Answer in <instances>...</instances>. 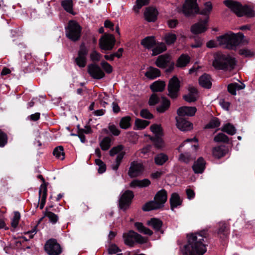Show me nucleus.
Here are the masks:
<instances>
[{
    "label": "nucleus",
    "mask_w": 255,
    "mask_h": 255,
    "mask_svg": "<svg viewBox=\"0 0 255 255\" xmlns=\"http://www.w3.org/2000/svg\"><path fill=\"white\" fill-rule=\"evenodd\" d=\"M44 250L48 255H59L62 252V248L57 240L52 238L48 240L44 246Z\"/></svg>",
    "instance_id": "6e6552de"
},
{
    "label": "nucleus",
    "mask_w": 255,
    "mask_h": 255,
    "mask_svg": "<svg viewBox=\"0 0 255 255\" xmlns=\"http://www.w3.org/2000/svg\"><path fill=\"white\" fill-rule=\"evenodd\" d=\"M196 111L195 107L182 106L178 109L177 114L180 117L186 116L192 117L195 115Z\"/></svg>",
    "instance_id": "a211bd4d"
},
{
    "label": "nucleus",
    "mask_w": 255,
    "mask_h": 255,
    "mask_svg": "<svg viewBox=\"0 0 255 255\" xmlns=\"http://www.w3.org/2000/svg\"><path fill=\"white\" fill-rule=\"evenodd\" d=\"M183 99L186 102L190 103L195 102L198 99L197 97L195 95H192L189 94L183 95Z\"/></svg>",
    "instance_id": "0e129e2a"
},
{
    "label": "nucleus",
    "mask_w": 255,
    "mask_h": 255,
    "mask_svg": "<svg viewBox=\"0 0 255 255\" xmlns=\"http://www.w3.org/2000/svg\"><path fill=\"white\" fill-rule=\"evenodd\" d=\"M75 62L79 67H85L87 64V58L86 57L77 56L75 59Z\"/></svg>",
    "instance_id": "3c124183"
},
{
    "label": "nucleus",
    "mask_w": 255,
    "mask_h": 255,
    "mask_svg": "<svg viewBox=\"0 0 255 255\" xmlns=\"http://www.w3.org/2000/svg\"><path fill=\"white\" fill-rule=\"evenodd\" d=\"M108 128L111 132L115 136H118L121 131L115 125H109Z\"/></svg>",
    "instance_id": "69168bd1"
},
{
    "label": "nucleus",
    "mask_w": 255,
    "mask_h": 255,
    "mask_svg": "<svg viewBox=\"0 0 255 255\" xmlns=\"http://www.w3.org/2000/svg\"><path fill=\"white\" fill-rule=\"evenodd\" d=\"M179 160L182 161L185 163H188L191 160V156L189 154H184L183 153H181L179 155Z\"/></svg>",
    "instance_id": "774afa93"
},
{
    "label": "nucleus",
    "mask_w": 255,
    "mask_h": 255,
    "mask_svg": "<svg viewBox=\"0 0 255 255\" xmlns=\"http://www.w3.org/2000/svg\"><path fill=\"white\" fill-rule=\"evenodd\" d=\"M20 218V213L18 211H15L14 212V216L11 222V226L12 227L15 228L18 225Z\"/></svg>",
    "instance_id": "6e6d98bb"
},
{
    "label": "nucleus",
    "mask_w": 255,
    "mask_h": 255,
    "mask_svg": "<svg viewBox=\"0 0 255 255\" xmlns=\"http://www.w3.org/2000/svg\"><path fill=\"white\" fill-rule=\"evenodd\" d=\"M207 230L187 235V244L184 246L183 255H204L207 251L205 239L207 240Z\"/></svg>",
    "instance_id": "f257e3e1"
},
{
    "label": "nucleus",
    "mask_w": 255,
    "mask_h": 255,
    "mask_svg": "<svg viewBox=\"0 0 255 255\" xmlns=\"http://www.w3.org/2000/svg\"><path fill=\"white\" fill-rule=\"evenodd\" d=\"M177 36L175 34L168 33L165 35V42L168 45L174 44L175 42Z\"/></svg>",
    "instance_id": "09e8293b"
},
{
    "label": "nucleus",
    "mask_w": 255,
    "mask_h": 255,
    "mask_svg": "<svg viewBox=\"0 0 255 255\" xmlns=\"http://www.w3.org/2000/svg\"><path fill=\"white\" fill-rule=\"evenodd\" d=\"M168 160V156L164 153L157 154L154 157V162L157 165H162Z\"/></svg>",
    "instance_id": "f704fd0d"
},
{
    "label": "nucleus",
    "mask_w": 255,
    "mask_h": 255,
    "mask_svg": "<svg viewBox=\"0 0 255 255\" xmlns=\"http://www.w3.org/2000/svg\"><path fill=\"white\" fill-rule=\"evenodd\" d=\"M149 139L152 142L154 147L158 149L163 148L165 143L162 136H149Z\"/></svg>",
    "instance_id": "c85d7f7f"
},
{
    "label": "nucleus",
    "mask_w": 255,
    "mask_h": 255,
    "mask_svg": "<svg viewBox=\"0 0 255 255\" xmlns=\"http://www.w3.org/2000/svg\"><path fill=\"white\" fill-rule=\"evenodd\" d=\"M229 233V228L227 224L224 222L220 223L218 230V235L219 237L223 240H225L228 238Z\"/></svg>",
    "instance_id": "393cba45"
},
{
    "label": "nucleus",
    "mask_w": 255,
    "mask_h": 255,
    "mask_svg": "<svg viewBox=\"0 0 255 255\" xmlns=\"http://www.w3.org/2000/svg\"><path fill=\"white\" fill-rule=\"evenodd\" d=\"M211 77L210 75L204 73L199 78V85L206 89H210L212 87V82L211 81Z\"/></svg>",
    "instance_id": "b1692460"
},
{
    "label": "nucleus",
    "mask_w": 255,
    "mask_h": 255,
    "mask_svg": "<svg viewBox=\"0 0 255 255\" xmlns=\"http://www.w3.org/2000/svg\"><path fill=\"white\" fill-rule=\"evenodd\" d=\"M134 193L132 191L126 190L119 199V208L124 211H126L131 205Z\"/></svg>",
    "instance_id": "1a4fd4ad"
},
{
    "label": "nucleus",
    "mask_w": 255,
    "mask_h": 255,
    "mask_svg": "<svg viewBox=\"0 0 255 255\" xmlns=\"http://www.w3.org/2000/svg\"><path fill=\"white\" fill-rule=\"evenodd\" d=\"M151 131L155 134L154 136H162V129L160 126L158 125H153L150 127Z\"/></svg>",
    "instance_id": "864d4df0"
},
{
    "label": "nucleus",
    "mask_w": 255,
    "mask_h": 255,
    "mask_svg": "<svg viewBox=\"0 0 255 255\" xmlns=\"http://www.w3.org/2000/svg\"><path fill=\"white\" fill-rule=\"evenodd\" d=\"M82 27L76 21L71 20L65 27L66 36L72 41H78L82 33Z\"/></svg>",
    "instance_id": "39448f33"
},
{
    "label": "nucleus",
    "mask_w": 255,
    "mask_h": 255,
    "mask_svg": "<svg viewBox=\"0 0 255 255\" xmlns=\"http://www.w3.org/2000/svg\"><path fill=\"white\" fill-rule=\"evenodd\" d=\"M160 98L156 94L153 93L150 96L148 104L149 106H153L159 103Z\"/></svg>",
    "instance_id": "13d9d810"
},
{
    "label": "nucleus",
    "mask_w": 255,
    "mask_h": 255,
    "mask_svg": "<svg viewBox=\"0 0 255 255\" xmlns=\"http://www.w3.org/2000/svg\"><path fill=\"white\" fill-rule=\"evenodd\" d=\"M112 139L109 136H106L103 138L100 143V146L104 151L108 150L111 146Z\"/></svg>",
    "instance_id": "ea45409f"
},
{
    "label": "nucleus",
    "mask_w": 255,
    "mask_h": 255,
    "mask_svg": "<svg viewBox=\"0 0 255 255\" xmlns=\"http://www.w3.org/2000/svg\"><path fill=\"white\" fill-rule=\"evenodd\" d=\"M223 3L238 17L243 16V9L244 6L240 2L234 0H225Z\"/></svg>",
    "instance_id": "f8f14e48"
},
{
    "label": "nucleus",
    "mask_w": 255,
    "mask_h": 255,
    "mask_svg": "<svg viewBox=\"0 0 255 255\" xmlns=\"http://www.w3.org/2000/svg\"><path fill=\"white\" fill-rule=\"evenodd\" d=\"M7 135L0 129V147H4L7 144Z\"/></svg>",
    "instance_id": "4d7b16f0"
},
{
    "label": "nucleus",
    "mask_w": 255,
    "mask_h": 255,
    "mask_svg": "<svg viewBox=\"0 0 255 255\" xmlns=\"http://www.w3.org/2000/svg\"><path fill=\"white\" fill-rule=\"evenodd\" d=\"M53 154L56 158H60L61 160H64L65 158V153L63 147L61 145L56 147L53 150Z\"/></svg>",
    "instance_id": "79ce46f5"
},
{
    "label": "nucleus",
    "mask_w": 255,
    "mask_h": 255,
    "mask_svg": "<svg viewBox=\"0 0 255 255\" xmlns=\"http://www.w3.org/2000/svg\"><path fill=\"white\" fill-rule=\"evenodd\" d=\"M167 200V192L165 189L158 191L154 197L153 200L156 203L160 209L164 207V204Z\"/></svg>",
    "instance_id": "2eb2a0df"
},
{
    "label": "nucleus",
    "mask_w": 255,
    "mask_h": 255,
    "mask_svg": "<svg viewBox=\"0 0 255 255\" xmlns=\"http://www.w3.org/2000/svg\"><path fill=\"white\" fill-rule=\"evenodd\" d=\"M143 170V166L142 163L133 161L131 163L130 167L128 171V175L130 177H135Z\"/></svg>",
    "instance_id": "dca6fc26"
},
{
    "label": "nucleus",
    "mask_w": 255,
    "mask_h": 255,
    "mask_svg": "<svg viewBox=\"0 0 255 255\" xmlns=\"http://www.w3.org/2000/svg\"><path fill=\"white\" fill-rule=\"evenodd\" d=\"M131 118L129 116L123 117L120 121L119 125L121 128L127 129L131 127Z\"/></svg>",
    "instance_id": "58836bf2"
},
{
    "label": "nucleus",
    "mask_w": 255,
    "mask_h": 255,
    "mask_svg": "<svg viewBox=\"0 0 255 255\" xmlns=\"http://www.w3.org/2000/svg\"><path fill=\"white\" fill-rule=\"evenodd\" d=\"M144 75L147 78L153 80L160 76L161 72L158 69L150 66Z\"/></svg>",
    "instance_id": "cd10ccee"
},
{
    "label": "nucleus",
    "mask_w": 255,
    "mask_h": 255,
    "mask_svg": "<svg viewBox=\"0 0 255 255\" xmlns=\"http://www.w3.org/2000/svg\"><path fill=\"white\" fill-rule=\"evenodd\" d=\"M244 37V35L242 33L235 34L232 32L231 34L226 33L217 37V41L220 45H225L226 48L234 49L242 42Z\"/></svg>",
    "instance_id": "7ed1b4c3"
},
{
    "label": "nucleus",
    "mask_w": 255,
    "mask_h": 255,
    "mask_svg": "<svg viewBox=\"0 0 255 255\" xmlns=\"http://www.w3.org/2000/svg\"><path fill=\"white\" fill-rule=\"evenodd\" d=\"M190 58L189 55L182 54L177 60L176 66L180 68L184 67L190 62Z\"/></svg>",
    "instance_id": "7c9ffc66"
},
{
    "label": "nucleus",
    "mask_w": 255,
    "mask_h": 255,
    "mask_svg": "<svg viewBox=\"0 0 255 255\" xmlns=\"http://www.w3.org/2000/svg\"><path fill=\"white\" fill-rule=\"evenodd\" d=\"M121 251V250L115 244H112L110 246L108 249V254L109 255H113Z\"/></svg>",
    "instance_id": "338daca9"
},
{
    "label": "nucleus",
    "mask_w": 255,
    "mask_h": 255,
    "mask_svg": "<svg viewBox=\"0 0 255 255\" xmlns=\"http://www.w3.org/2000/svg\"><path fill=\"white\" fill-rule=\"evenodd\" d=\"M150 0H136V4L133 6L134 10L138 12L139 10L144 5H147Z\"/></svg>",
    "instance_id": "5fc2aeb1"
},
{
    "label": "nucleus",
    "mask_w": 255,
    "mask_h": 255,
    "mask_svg": "<svg viewBox=\"0 0 255 255\" xmlns=\"http://www.w3.org/2000/svg\"><path fill=\"white\" fill-rule=\"evenodd\" d=\"M134 225L137 231L140 233L148 236H151L153 234V232L145 227L141 222H135Z\"/></svg>",
    "instance_id": "2f4dec72"
},
{
    "label": "nucleus",
    "mask_w": 255,
    "mask_h": 255,
    "mask_svg": "<svg viewBox=\"0 0 255 255\" xmlns=\"http://www.w3.org/2000/svg\"><path fill=\"white\" fill-rule=\"evenodd\" d=\"M116 42L114 36L111 34L105 33L99 40V46L101 49L112 50Z\"/></svg>",
    "instance_id": "9d476101"
},
{
    "label": "nucleus",
    "mask_w": 255,
    "mask_h": 255,
    "mask_svg": "<svg viewBox=\"0 0 255 255\" xmlns=\"http://www.w3.org/2000/svg\"><path fill=\"white\" fill-rule=\"evenodd\" d=\"M177 128L183 131H188L193 128V124L183 117L176 118Z\"/></svg>",
    "instance_id": "4468645a"
},
{
    "label": "nucleus",
    "mask_w": 255,
    "mask_h": 255,
    "mask_svg": "<svg viewBox=\"0 0 255 255\" xmlns=\"http://www.w3.org/2000/svg\"><path fill=\"white\" fill-rule=\"evenodd\" d=\"M145 19L148 22H154L157 19L158 11L155 8H147L144 12Z\"/></svg>",
    "instance_id": "5701e85b"
},
{
    "label": "nucleus",
    "mask_w": 255,
    "mask_h": 255,
    "mask_svg": "<svg viewBox=\"0 0 255 255\" xmlns=\"http://www.w3.org/2000/svg\"><path fill=\"white\" fill-rule=\"evenodd\" d=\"M147 225L151 226L156 232L160 231L163 225L162 221L158 218H153L148 221Z\"/></svg>",
    "instance_id": "c756f323"
},
{
    "label": "nucleus",
    "mask_w": 255,
    "mask_h": 255,
    "mask_svg": "<svg viewBox=\"0 0 255 255\" xmlns=\"http://www.w3.org/2000/svg\"><path fill=\"white\" fill-rule=\"evenodd\" d=\"M101 66L107 74H111L113 71V67L105 61H102L101 62Z\"/></svg>",
    "instance_id": "bf43d9fd"
},
{
    "label": "nucleus",
    "mask_w": 255,
    "mask_h": 255,
    "mask_svg": "<svg viewBox=\"0 0 255 255\" xmlns=\"http://www.w3.org/2000/svg\"><path fill=\"white\" fill-rule=\"evenodd\" d=\"M124 149V146L122 144H120L112 147L109 151V154L111 156H114L116 154H118L121 152H123V150Z\"/></svg>",
    "instance_id": "8fccbe9b"
},
{
    "label": "nucleus",
    "mask_w": 255,
    "mask_h": 255,
    "mask_svg": "<svg viewBox=\"0 0 255 255\" xmlns=\"http://www.w3.org/2000/svg\"><path fill=\"white\" fill-rule=\"evenodd\" d=\"M209 17L200 22L193 24L191 27V31L194 34H198L205 32L208 29Z\"/></svg>",
    "instance_id": "ddd939ff"
},
{
    "label": "nucleus",
    "mask_w": 255,
    "mask_h": 255,
    "mask_svg": "<svg viewBox=\"0 0 255 255\" xmlns=\"http://www.w3.org/2000/svg\"><path fill=\"white\" fill-rule=\"evenodd\" d=\"M236 65V60L234 57L222 53H217L213 61V66L217 70H232Z\"/></svg>",
    "instance_id": "f03ea898"
},
{
    "label": "nucleus",
    "mask_w": 255,
    "mask_h": 255,
    "mask_svg": "<svg viewBox=\"0 0 255 255\" xmlns=\"http://www.w3.org/2000/svg\"><path fill=\"white\" fill-rule=\"evenodd\" d=\"M221 130L228 134L233 135L236 132V128L231 123H227L224 125L221 128Z\"/></svg>",
    "instance_id": "e433bc0d"
},
{
    "label": "nucleus",
    "mask_w": 255,
    "mask_h": 255,
    "mask_svg": "<svg viewBox=\"0 0 255 255\" xmlns=\"http://www.w3.org/2000/svg\"><path fill=\"white\" fill-rule=\"evenodd\" d=\"M206 168V162L202 157H200L195 161L192 166V169L196 174L202 173Z\"/></svg>",
    "instance_id": "6ab92c4d"
},
{
    "label": "nucleus",
    "mask_w": 255,
    "mask_h": 255,
    "mask_svg": "<svg viewBox=\"0 0 255 255\" xmlns=\"http://www.w3.org/2000/svg\"><path fill=\"white\" fill-rule=\"evenodd\" d=\"M102 56L100 53L94 50L90 54V59L93 62H98L100 60Z\"/></svg>",
    "instance_id": "e2e57ef3"
},
{
    "label": "nucleus",
    "mask_w": 255,
    "mask_h": 255,
    "mask_svg": "<svg viewBox=\"0 0 255 255\" xmlns=\"http://www.w3.org/2000/svg\"><path fill=\"white\" fill-rule=\"evenodd\" d=\"M170 60V57L168 54L161 55L157 57L155 61V65L159 68L164 69L167 67Z\"/></svg>",
    "instance_id": "aec40b11"
},
{
    "label": "nucleus",
    "mask_w": 255,
    "mask_h": 255,
    "mask_svg": "<svg viewBox=\"0 0 255 255\" xmlns=\"http://www.w3.org/2000/svg\"><path fill=\"white\" fill-rule=\"evenodd\" d=\"M87 72L94 79L100 80L105 76L104 72L101 67L96 63H91L88 65Z\"/></svg>",
    "instance_id": "9b49d317"
},
{
    "label": "nucleus",
    "mask_w": 255,
    "mask_h": 255,
    "mask_svg": "<svg viewBox=\"0 0 255 255\" xmlns=\"http://www.w3.org/2000/svg\"><path fill=\"white\" fill-rule=\"evenodd\" d=\"M44 216L48 217L49 221L53 224H56L59 219L58 215L51 211H48V207L45 208Z\"/></svg>",
    "instance_id": "4c0bfd02"
},
{
    "label": "nucleus",
    "mask_w": 255,
    "mask_h": 255,
    "mask_svg": "<svg viewBox=\"0 0 255 255\" xmlns=\"http://www.w3.org/2000/svg\"><path fill=\"white\" fill-rule=\"evenodd\" d=\"M88 53V50L86 47L84 43H82L80 46L79 50L78 52V56L86 57Z\"/></svg>",
    "instance_id": "052dcab7"
},
{
    "label": "nucleus",
    "mask_w": 255,
    "mask_h": 255,
    "mask_svg": "<svg viewBox=\"0 0 255 255\" xmlns=\"http://www.w3.org/2000/svg\"><path fill=\"white\" fill-rule=\"evenodd\" d=\"M140 116L144 119L150 120L153 118V115L146 109H142L140 112Z\"/></svg>",
    "instance_id": "680f3d73"
},
{
    "label": "nucleus",
    "mask_w": 255,
    "mask_h": 255,
    "mask_svg": "<svg viewBox=\"0 0 255 255\" xmlns=\"http://www.w3.org/2000/svg\"><path fill=\"white\" fill-rule=\"evenodd\" d=\"M213 9L212 3L211 1H207L204 3V7L202 10H200L199 14L207 16L209 15Z\"/></svg>",
    "instance_id": "c03bdc74"
},
{
    "label": "nucleus",
    "mask_w": 255,
    "mask_h": 255,
    "mask_svg": "<svg viewBox=\"0 0 255 255\" xmlns=\"http://www.w3.org/2000/svg\"><path fill=\"white\" fill-rule=\"evenodd\" d=\"M149 123L150 122L148 121L136 119L135 121V127L134 128V129H144L148 126Z\"/></svg>",
    "instance_id": "37998d69"
},
{
    "label": "nucleus",
    "mask_w": 255,
    "mask_h": 255,
    "mask_svg": "<svg viewBox=\"0 0 255 255\" xmlns=\"http://www.w3.org/2000/svg\"><path fill=\"white\" fill-rule=\"evenodd\" d=\"M38 195V202H39L40 199H41L39 208L42 210L45 205L47 196V188L46 187L45 184H41L39 190ZM38 206L39 203L36 205V208H38Z\"/></svg>",
    "instance_id": "f3484780"
},
{
    "label": "nucleus",
    "mask_w": 255,
    "mask_h": 255,
    "mask_svg": "<svg viewBox=\"0 0 255 255\" xmlns=\"http://www.w3.org/2000/svg\"><path fill=\"white\" fill-rule=\"evenodd\" d=\"M123 238L126 245L133 247L136 244H144L147 242V239L142 237L133 230H130L123 234Z\"/></svg>",
    "instance_id": "20e7f679"
},
{
    "label": "nucleus",
    "mask_w": 255,
    "mask_h": 255,
    "mask_svg": "<svg viewBox=\"0 0 255 255\" xmlns=\"http://www.w3.org/2000/svg\"><path fill=\"white\" fill-rule=\"evenodd\" d=\"M226 154L225 150L221 146L215 147L213 149L214 156L217 158H221Z\"/></svg>",
    "instance_id": "de8ad7c7"
},
{
    "label": "nucleus",
    "mask_w": 255,
    "mask_h": 255,
    "mask_svg": "<svg viewBox=\"0 0 255 255\" xmlns=\"http://www.w3.org/2000/svg\"><path fill=\"white\" fill-rule=\"evenodd\" d=\"M214 140L217 142H223L225 143H228L229 141V138L225 134L222 132H220L215 136L214 137Z\"/></svg>",
    "instance_id": "a18cd8bd"
},
{
    "label": "nucleus",
    "mask_w": 255,
    "mask_h": 255,
    "mask_svg": "<svg viewBox=\"0 0 255 255\" xmlns=\"http://www.w3.org/2000/svg\"><path fill=\"white\" fill-rule=\"evenodd\" d=\"M244 15L249 18L253 17L255 16V11L251 6L245 5L243 9V16Z\"/></svg>",
    "instance_id": "49530a36"
},
{
    "label": "nucleus",
    "mask_w": 255,
    "mask_h": 255,
    "mask_svg": "<svg viewBox=\"0 0 255 255\" xmlns=\"http://www.w3.org/2000/svg\"><path fill=\"white\" fill-rule=\"evenodd\" d=\"M95 164L99 166L98 173L100 174L104 173L106 170V164L100 159H95Z\"/></svg>",
    "instance_id": "603ef678"
},
{
    "label": "nucleus",
    "mask_w": 255,
    "mask_h": 255,
    "mask_svg": "<svg viewBox=\"0 0 255 255\" xmlns=\"http://www.w3.org/2000/svg\"><path fill=\"white\" fill-rule=\"evenodd\" d=\"M181 12L186 17H194L200 12L197 0H185Z\"/></svg>",
    "instance_id": "423d86ee"
},
{
    "label": "nucleus",
    "mask_w": 255,
    "mask_h": 255,
    "mask_svg": "<svg viewBox=\"0 0 255 255\" xmlns=\"http://www.w3.org/2000/svg\"><path fill=\"white\" fill-rule=\"evenodd\" d=\"M140 44L147 49H152L156 45L155 38L153 36H148L141 40Z\"/></svg>",
    "instance_id": "4be33fe9"
},
{
    "label": "nucleus",
    "mask_w": 255,
    "mask_h": 255,
    "mask_svg": "<svg viewBox=\"0 0 255 255\" xmlns=\"http://www.w3.org/2000/svg\"><path fill=\"white\" fill-rule=\"evenodd\" d=\"M180 81L176 75H174L169 80L167 85V95L173 100L176 99L180 91Z\"/></svg>",
    "instance_id": "0eeeda50"
},
{
    "label": "nucleus",
    "mask_w": 255,
    "mask_h": 255,
    "mask_svg": "<svg viewBox=\"0 0 255 255\" xmlns=\"http://www.w3.org/2000/svg\"><path fill=\"white\" fill-rule=\"evenodd\" d=\"M161 209L157 205L156 203L154 200H151L147 202L142 207V210L144 212H149L152 210H157Z\"/></svg>",
    "instance_id": "473e14b6"
},
{
    "label": "nucleus",
    "mask_w": 255,
    "mask_h": 255,
    "mask_svg": "<svg viewBox=\"0 0 255 255\" xmlns=\"http://www.w3.org/2000/svg\"><path fill=\"white\" fill-rule=\"evenodd\" d=\"M165 82L161 80H157L154 82L150 86V88L153 93L162 92L165 88Z\"/></svg>",
    "instance_id": "bb28decb"
},
{
    "label": "nucleus",
    "mask_w": 255,
    "mask_h": 255,
    "mask_svg": "<svg viewBox=\"0 0 255 255\" xmlns=\"http://www.w3.org/2000/svg\"><path fill=\"white\" fill-rule=\"evenodd\" d=\"M167 49V47L164 43L163 42L159 43L157 45H156L152 49V56H154L160 54L165 51Z\"/></svg>",
    "instance_id": "c9c22d12"
},
{
    "label": "nucleus",
    "mask_w": 255,
    "mask_h": 255,
    "mask_svg": "<svg viewBox=\"0 0 255 255\" xmlns=\"http://www.w3.org/2000/svg\"><path fill=\"white\" fill-rule=\"evenodd\" d=\"M221 124L220 120L216 117H213L208 124L205 126V129H212L219 127Z\"/></svg>",
    "instance_id": "a19ab883"
},
{
    "label": "nucleus",
    "mask_w": 255,
    "mask_h": 255,
    "mask_svg": "<svg viewBox=\"0 0 255 255\" xmlns=\"http://www.w3.org/2000/svg\"><path fill=\"white\" fill-rule=\"evenodd\" d=\"M171 105L170 101L166 97H161L160 104L156 107V111L159 113H164L167 111Z\"/></svg>",
    "instance_id": "412c9836"
},
{
    "label": "nucleus",
    "mask_w": 255,
    "mask_h": 255,
    "mask_svg": "<svg viewBox=\"0 0 255 255\" xmlns=\"http://www.w3.org/2000/svg\"><path fill=\"white\" fill-rule=\"evenodd\" d=\"M61 5L63 9L67 12L75 15L73 11V2L72 0H63L61 1Z\"/></svg>",
    "instance_id": "72a5a7b5"
},
{
    "label": "nucleus",
    "mask_w": 255,
    "mask_h": 255,
    "mask_svg": "<svg viewBox=\"0 0 255 255\" xmlns=\"http://www.w3.org/2000/svg\"><path fill=\"white\" fill-rule=\"evenodd\" d=\"M170 204V208L173 211L174 208H177L178 206H180L182 203V200L181 199L180 196L177 193H173L169 199Z\"/></svg>",
    "instance_id": "a878e982"
}]
</instances>
